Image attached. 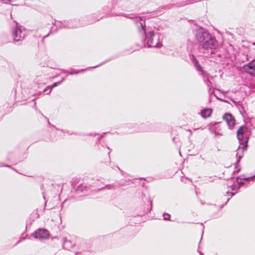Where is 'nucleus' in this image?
Returning a JSON list of instances; mask_svg holds the SVG:
<instances>
[{"instance_id":"nucleus-1","label":"nucleus","mask_w":255,"mask_h":255,"mask_svg":"<svg viewBox=\"0 0 255 255\" xmlns=\"http://www.w3.org/2000/svg\"><path fill=\"white\" fill-rule=\"evenodd\" d=\"M196 35L198 41L203 48V53L207 56L213 54L218 45L215 38L202 28H199L197 30Z\"/></svg>"},{"instance_id":"nucleus-2","label":"nucleus","mask_w":255,"mask_h":255,"mask_svg":"<svg viewBox=\"0 0 255 255\" xmlns=\"http://www.w3.org/2000/svg\"><path fill=\"white\" fill-rule=\"evenodd\" d=\"M249 137L248 128L244 126H240V149L243 150V152L247 148Z\"/></svg>"},{"instance_id":"nucleus-3","label":"nucleus","mask_w":255,"mask_h":255,"mask_svg":"<svg viewBox=\"0 0 255 255\" xmlns=\"http://www.w3.org/2000/svg\"><path fill=\"white\" fill-rule=\"evenodd\" d=\"M147 45L149 47H159L161 45L159 41V36L158 33H154L151 31L148 33L147 35Z\"/></svg>"},{"instance_id":"nucleus-4","label":"nucleus","mask_w":255,"mask_h":255,"mask_svg":"<svg viewBox=\"0 0 255 255\" xmlns=\"http://www.w3.org/2000/svg\"><path fill=\"white\" fill-rule=\"evenodd\" d=\"M243 57H240V62H245L249 60L248 53L250 51V43L248 41L243 40L242 42Z\"/></svg>"},{"instance_id":"nucleus-5","label":"nucleus","mask_w":255,"mask_h":255,"mask_svg":"<svg viewBox=\"0 0 255 255\" xmlns=\"http://www.w3.org/2000/svg\"><path fill=\"white\" fill-rule=\"evenodd\" d=\"M241 71L255 76V59L252 60L249 64L244 65L242 69L240 68Z\"/></svg>"},{"instance_id":"nucleus-6","label":"nucleus","mask_w":255,"mask_h":255,"mask_svg":"<svg viewBox=\"0 0 255 255\" xmlns=\"http://www.w3.org/2000/svg\"><path fill=\"white\" fill-rule=\"evenodd\" d=\"M25 35V31L24 29L16 28L13 32V40L15 41H19L24 38Z\"/></svg>"},{"instance_id":"nucleus-7","label":"nucleus","mask_w":255,"mask_h":255,"mask_svg":"<svg viewBox=\"0 0 255 255\" xmlns=\"http://www.w3.org/2000/svg\"><path fill=\"white\" fill-rule=\"evenodd\" d=\"M48 231L44 229H40L33 234V236L36 239H46L49 237Z\"/></svg>"},{"instance_id":"nucleus-8","label":"nucleus","mask_w":255,"mask_h":255,"mask_svg":"<svg viewBox=\"0 0 255 255\" xmlns=\"http://www.w3.org/2000/svg\"><path fill=\"white\" fill-rule=\"evenodd\" d=\"M224 120L227 123L230 128H232L235 124V120L232 115L229 113L225 114L223 116Z\"/></svg>"},{"instance_id":"nucleus-9","label":"nucleus","mask_w":255,"mask_h":255,"mask_svg":"<svg viewBox=\"0 0 255 255\" xmlns=\"http://www.w3.org/2000/svg\"><path fill=\"white\" fill-rule=\"evenodd\" d=\"M212 113V110L210 109H205L201 111V114L202 117L204 118L210 117Z\"/></svg>"},{"instance_id":"nucleus-10","label":"nucleus","mask_w":255,"mask_h":255,"mask_svg":"<svg viewBox=\"0 0 255 255\" xmlns=\"http://www.w3.org/2000/svg\"><path fill=\"white\" fill-rule=\"evenodd\" d=\"M193 62L194 63V64L197 68V70L201 72V74L204 75L205 74V72L202 70V67L199 64L198 61L197 60V59L196 58H193Z\"/></svg>"},{"instance_id":"nucleus-11","label":"nucleus","mask_w":255,"mask_h":255,"mask_svg":"<svg viewBox=\"0 0 255 255\" xmlns=\"http://www.w3.org/2000/svg\"><path fill=\"white\" fill-rule=\"evenodd\" d=\"M237 192V190L234 189L232 187H230L229 190L227 192V194L229 196V195L233 196Z\"/></svg>"},{"instance_id":"nucleus-12","label":"nucleus","mask_w":255,"mask_h":255,"mask_svg":"<svg viewBox=\"0 0 255 255\" xmlns=\"http://www.w3.org/2000/svg\"><path fill=\"white\" fill-rule=\"evenodd\" d=\"M255 177V175H254V176H252L251 177H249L248 178H245L244 176L243 175H240V186L243 184V182L242 181V180H247V181H249L250 180H251L252 179L254 178Z\"/></svg>"},{"instance_id":"nucleus-13","label":"nucleus","mask_w":255,"mask_h":255,"mask_svg":"<svg viewBox=\"0 0 255 255\" xmlns=\"http://www.w3.org/2000/svg\"><path fill=\"white\" fill-rule=\"evenodd\" d=\"M60 83H61V82H55V83H53L51 86L47 87V88L44 90V92H46L47 90L49 89V93H50L51 92L52 88L57 86Z\"/></svg>"},{"instance_id":"nucleus-14","label":"nucleus","mask_w":255,"mask_h":255,"mask_svg":"<svg viewBox=\"0 0 255 255\" xmlns=\"http://www.w3.org/2000/svg\"><path fill=\"white\" fill-rule=\"evenodd\" d=\"M170 217V215L168 214H164V218L165 220H167L168 219L169 217Z\"/></svg>"},{"instance_id":"nucleus-15","label":"nucleus","mask_w":255,"mask_h":255,"mask_svg":"<svg viewBox=\"0 0 255 255\" xmlns=\"http://www.w3.org/2000/svg\"><path fill=\"white\" fill-rule=\"evenodd\" d=\"M237 136L238 139H239V128L237 131Z\"/></svg>"},{"instance_id":"nucleus-16","label":"nucleus","mask_w":255,"mask_h":255,"mask_svg":"<svg viewBox=\"0 0 255 255\" xmlns=\"http://www.w3.org/2000/svg\"><path fill=\"white\" fill-rule=\"evenodd\" d=\"M77 72H75L71 73L70 74H77Z\"/></svg>"},{"instance_id":"nucleus-17","label":"nucleus","mask_w":255,"mask_h":255,"mask_svg":"<svg viewBox=\"0 0 255 255\" xmlns=\"http://www.w3.org/2000/svg\"><path fill=\"white\" fill-rule=\"evenodd\" d=\"M242 157H243V155H241V154H240V160L241 159V158H242Z\"/></svg>"},{"instance_id":"nucleus-18","label":"nucleus","mask_w":255,"mask_h":255,"mask_svg":"<svg viewBox=\"0 0 255 255\" xmlns=\"http://www.w3.org/2000/svg\"><path fill=\"white\" fill-rule=\"evenodd\" d=\"M238 177H237V182H238ZM237 184H239V183L238 182H237Z\"/></svg>"},{"instance_id":"nucleus-19","label":"nucleus","mask_w":255,"mask_h":255,"mask_svg":"<svg viewBox=\"0 0 255 255\" xmlns=\"http://www.w3.org/2000/svg\"><path fill=\"white\" fill-rule=\"evenodd\" d=\"M239 158H238L237 161V162H239Z\"/></svg>"},{"instance_id":"nucleus-20","label":"nucleus","mask_w":255,"mask_h":255,"mask_svg":"<svg viewBox=\"0 0 255 255\" xmlns=\"http://www.w3.org/2000/svg\"><path fill=\"white\" fill-rule=\"evenodd\" d=\"M239 170L238 169H237L236 171H235L234 172H237Z\"/></svg>"}]
</instances>
